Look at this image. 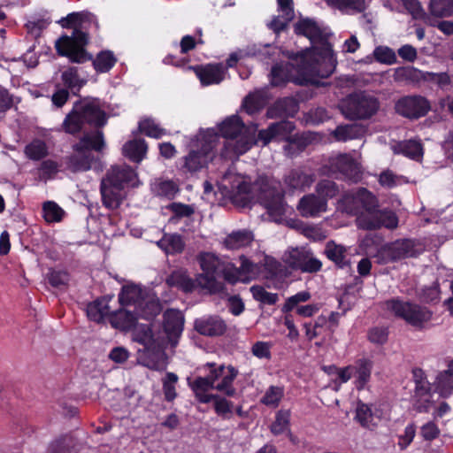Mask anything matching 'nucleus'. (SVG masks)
Instances as JSON below:
<instances>
[{
    "mask_svg": "<svg viewBox=\"0 0 453 453\" xmlns=\"http://www.w3.org/2000/svg\"><path fill=\"white\" fill-rule=\"evenodd\" d=\"M59 23L64 28H72L71 35H63L55 42V49L58 56L68 58L69 62L83 64L92 59V54L87 50L89 43L88 33L85 24L94 25L99 28L96 16L88 12H72L63 18Z\"/></svg>",
    "mask_w": 453,
    "mask_h": 453,
    "instance_id": "obj_1",
    "label": "nucleus"
},
{
    "mask_svg": "<svg viewBox=\"0 0 453 453\" xmlns=\"http://www.w3.org/2000/svg\"><path fill=\"white\" fill-rule=\"evenodd\" d=\"M219 134L226 141L220 150L224 160L234 161L257 144V126H246L242 119L234 114L218 125Z\"/></svg>",
    "mask_w": 453,
    "mask_h": 453,
    "instance_id": "obj_2",
    "label": "nucleus"
},
{
    "mask_svg": "<svg viewBox=\"0 0 453 453\" xmlns=\"http://www.w3.org/2000/svg\"><path fill=\"white\" fill-rule=\"evenodd\" d=\"M105 112L100 107L98 98L84 97L76 101L72 110L66 114L62 127L70 134H76L82 130L85 124L102 127L106 124Z\"/></svg>",
    "mask_w": 453,
    "mask_h": 453,
    "instance_id": "obj_3",
    "label": "nucleus"
},
{
    "mask_svg": "<svg viewBox=\"0 0 453 453\" xmlns=\"http://www.w3.org/2000/svg\"><path fill=\"white\" fill-rule=\"evenodd\" d=\"M136 177L135 171L127 165L111 166L100 184L103 205L110 210L118 209L122 203L120 192Z\"/></svg>",
    "mask_w": 453,
    "mask_h": 453,
    "instance_id": "obj_4",
    "label": "nucleus"
},
{
    "mask_svg": "<svg viewBox=\"0 0 453 453\" xmlns=\"http://www.w3.org/2000/svg\"><path fill=\"white\" fill-rule=\"evenodd\" d=\"M336 57L330 45L321 48L314 57L301 58L298 73L305 83L318 84V78L326 79L335 71Z\"/></svg>",
    "mask_w": 453,
    "mask_h": 453,
    "instance_id": "obj_5",
    "label": "nucleus"
},
{
    "mask_svg": "<svg viewBox=\"0 0 453 453\" xmlns=\"http://www.w3.org/2000/svg\"><path fill=\"white\" fill-rule=\"evenodd\" d=\"M386 309L395 318L403 319L407 325L416 330L428 328L434 312L426 306L411 301L395 297L385 301Z\"/></svg>",
    "mask_w": 453,
    "mask_h": 453,
    "instance_id": "obj_6",
    "label": "nucleus"
},
{
    "mask_svg": "<svg viewBox=\"0 0 453 453\" xmlns=\"http://www.w3.org/2000/svg\"><path fill=\"white\" fill-rule=\"evenodd\" d=\"M238 373V370L229 365H227V374L217 385H213L206 376H198L193 380L188 379V385L194 393L197 402L200 403H209L212 402L214 394H208V391L212 389L228 397L236 395L237 390L234 387V381L237 378Z\"/></svg>",
    "mask_w": 453,
    "mask_h": 453,
    "instance_id": "obj_7",
    "label": "nucleus"
},
{
    "mask_svg": "<svg viewBox=\"0 0 453 453\" xmlns=\"http://www.w3.org/2000/svg\"><path fill=\"white\" fill-rule=\"evenodd\" d=\"M380 109L377 97L365 91L348 95L341 103V111L349 120H365L374 116Z\"/></svg>",
    "mask_w": 453,
    "mask_h": 453,
    "instance_id": "obj_8",
    "label": "nucleus"
},
{
    "mask_svg": "<svg viewBox=\"0 0 453 453\" xmlns=\"http://www.w3.org/2000/svg\"><path fill=\"white\" fill-rule=\"evenodd\" d=\"M424 251L422 244L415 239H399L385 244L379 250L384 264L395 263L408 257H417Z\"/></svg>",
    "mask_w": 453,
    "mask_h": 453,
    "instance_id": "obj_9",
    "label": "nucleus"
},
{
    "mask_svg": "<svg viewBox=\"0 0 453 453\" xmlns=\"http://www.w3.org/2000/svg\"><path fill=\"white\" fill-rule=\"evenodd\" d=\"M199 263L203 273L196 279L198 285L208 289L212 294L221 293L225 287L217 280V275L221 271V261L212 253H203L199 257Z\"/></svg>",
    "mask_w": 453,
    "mask_h": 453,
    "instance_id": "obj_10",
    "label": "nucleus"
},
{
    "mask_svg": "<svg viewBox=\"0 0 453 453\" xmlns=\"http://www.w3.org/2000/svg\"><path fill=\"white\" fill-rule=\"evenodd\" d=\"M213 147L211 142H205L198 150H191L179 160L177 165L179 171L185 175H193L207 167L215 157Z\"/></svg>",
    "mask_w": 453,
    "mask_h": 453,
    "instance_id": "obj_11",
    "label": "nucleus"
},
{
    "mask_svg": "<svg viewBox=\"0 0 453 453\" xmlns=\"http://www.w3.org/2000/svg\"><path fill=\"white\" fill-rule=\"evenodd\" d=\"M257 200L275 220L281 219L287 212L288 204L281 188L264 184L259 188Z\"/></svg>",
    "mask_w": 453,
    "mask_h": 453,
    "instance_id": "obj_12",
    "label": "nucleus"
},
{
    "mask_svg": "<svg viewBox=\"0 0 453 453\" xmlns=\"http://www.w3.org/2000/svg\"><path fill=\"white\" fill-rule=\"evenodd\" d=\"M396 113L409 119H418L426 116L431 109L430 102L422 96H405L397 100L395 105Z\"/></svg>",
    "mask_w": 453,
    "mask_h": 453,
    "instance_id": "obj_13",
    "label": "nucleus"
},
{
    "mask_svg": "<svg viewBox=\"0 0 453 453\" xmlns=\"http://www.w3.org/2000/svg\"><path fill=\"white\" fill-rule=\"evenodd\" d=\"M287 263L291 269L306 273H315L322 268V262L314 257L311 250L305 248L293 249Z\"/></svg>",
    "mask_w": 453,
    "mask_h": 453,
    "instance_id": "obj_14",
    "label": "nucleus"
},
{
    "mask_svg": "<svg viewBox=\"0 0 453 453\" xmlns=\"http://www.w3.org/2000/svg\"><path fill=\"white\" fill-rule=\"evenodd\" d=\"M194 328L201 335L217 337L225 334L227 325L219 315H209L196 319Z\"/></svg>",
    "mask_w": 453,
    "mask_h": 453,
    "instance_id": "obj_15",
    "label": "nucleus"
},
{
    "mask_svg": "<svg viewBox=\"0 0 453 453\" xmlns=\"http://www.w3.org/2000/svg\"><path fill=\"white\" fill-rule=\"evenodd\" d=\"M192 70L203 86L219 84L225 78V69L221 64H207L187 66Z\"/></svg>",
    "mask_w": 453,
    "mask_h": 453,
    "instance_id": "obj_16",
    "label": "nucleus"
},
{
    "mask_svg": "<svg viewBox=\"0 0 453 453\" xmlns=\"http://www.w3.org/2000/svg\"><path fill=\"white\" fill-rule=\"evenodd\" d=\"M184 316L176 309H167L163 314V328L168 339L177 342L184 328Z\"/></svg>",
    "mask_w": 453,
    "mask_h": 453,
    "instance_id": "obj_17",
    "label": "nucleus"
},
{
    "mask_svg": "<svg viewBox=\"0 0 453 453\" xmlns=\"http://www.w3.org/2000/svg\"><path fill=\"white\" fill-rule=\"evenodd\" d=\"M75 152L64 157L63 162L65 169L73 173L90 170L92 164L96 161L94 154L91 151L84 150Z\"/></svg>",
    "mask_w": 453,
    "mask_h": 453,
    "instance_id": "obj_18",
    "label": "nucleus"
},
{
    "mask_svg": "<svg viewBox=\"0 0 453 453\" xmlns=\"http://www.w3.org/2000/svg\"><path fill=\"white\" fill-rule=\"evenodd\" d=\"M299 110V104L292 96L277 99L267 110L270 119L294 117Z\"/></svg>",
    "mask_w": 453,
    "mask_h": 453,
    "instance_id": "obj_19",
    "label": "nucleus"
},
{
    "mask_svg": "<svg viewBox=\"0 0 453 453\" xmlns=\"http://www.w3.org/2000/svg\"><path fill=\"white\" fill-rule=\"evenodd\" d=\"M434 395V392L432 390V385L414 388L411 396L414 410L419 413L429 412L435 404Z\"/></svg>",
    "mask_w": 453,
    "mask_h": 453,
    "instance_id": "obj_20",
    "label": "nucleus"
},
{
    "mask_svg": "<svg viewBox=\"0 0 453 453\" xmlns=\"http://www.w3.org/2000/svg\"><path fill=\"white\" fill-rule=\"evenodd\" d=\"M137 314L120 308L109 315V322L113 328L123 332H127L134 328L137 325Z\"/></svg>",
    "mask_w": 453,
    "mask_h": 453,
    "instance_id": "obj_21",
    "label": "nucleus"
},
{
    "mask_svg": "<svg viewBox=\"0 0 453 453\" xmlns=\"http://www.w3.org/2000/svg\"><path fill=\"white\" fill-rule=\"evenodd\" d=\"M326 201L320 198L319 195H306L303 196L298 203V210L303 217H316L319 212L326 210Z\"/></svg>",
    "mask_w": 453,
    "mask_h": 453,
    "instance_id": "obj_22",
    "label": "nucleus"
},
{
    "mask_svg": "<svg viewBox=\"0 0 453 453\" xmlns=\"http://www.w3.org/2000/svg\"><path fill=\"white\" fill-rule=\"evenodd\" d=\"M352 367L355 387L357 390H362L371 380L373 362L365 357L358 358L355 361Z\"/></svg>",
    "mask_w": 453,
    "mask_h": 453,
    "instance_id": "obj_23",
    "label": "nucleus"
},
{
    "mask_svg": "<svg viewBox=\"0 0 453 453\" xmlns=\"http://www.w3.org/2000/svg\"><path fill=\"white\" fill-rule=\"evenodd\" d=\"M324 254L337 268L344 269L350 265V261L347 257L346 248L337 244L334 241H328L326 243Z\"/></svg>",
    "mask_w": 453,
    "mask_h": 453,
    "instance_id": "obj_24",
    "label": "nucleus"
},
{
    "mask_svg": "<svg viewBox=\"0 0 453 453\" xmlns=\"http://www.w3.org/2000/svg\"><path fill=\"white\" fill-rule=\"evenodd\" d=\"M78 441L71 434H64L50 442L46 453H75Z\"/></svg>",
    "mask_w": 453,
    "mask_h": 453,
    "instance_id": "obj_25",
    "label": "nucleus"
},
{
    "mask_svg": "<svg viewBox=\"0 0 453 453\" xmlns=\"http://www.w3.org/2000/svg\"><path fill=\"white\" fill-rule=\"evenodd\" d=\"M61 81L65 88L69 89L73 96H79L81 89L87 83V79L80 76L77 66H68L63 71Z\"/></svg>",
    "mask_w": 453,
    "mask_h": 453,
    "instance_id": "obj_26",
    "label": "nucleus"
},
{
    "mask_svg": "<svg viewBox=\"0 0 453 453\" xmlns=\"http://www.w3.org/2000/svg\"><path fill=\"white\" fill-rule=\"evenodd\" d=\"M366 132L365 126L357 123L338 125L332 135L337 142H347L361 138Z\"/></svg>",
    "mask_w": 453,
    "mask_h": 453,
    "instance_id": "obj_27",
    "label": "nucleus"
},
{
    "mask_svg": "<svg viewBox=\"0 0 453 453\" xmlns=\"http://www.w3.org/2000/svg\"><path fill=\"white\" fill-rule=\"evenodd\" d=\"M148 144L144 139H134L127 142L122 148V154L134 163H141L146 156Z\"/></svg>",
    "mask_w": 453,
    "mask_h": 453,
    "instance_id": "obj_28",
    "label": "nucleus"
},
{
    "mask_svg": "<svg viewBox=\"0 0 453 453\" xmlns=\"http://www.w3.org/2000/svg\"><path fill=\"white\" fill-rule=\"evenodd\" d=\"M104 134L97 130L94 134H87L81 138L80 142L73 146L74 151H90L94 150L100 152L104 148Z\"/></svg>",
    "mask_w": 453,
    "mask_h": 453,
    "instance_id": "obj_29",
    "label": "nucleus"
},
{
    "mask_svg": "<svg viewBox=\"0 0 453 453\" xmlns=\"http://www.w3.org/2000/svg\"><path fill=\"white\" fill-rule=\"evenodd\" d=\"M253 241L252 232L243 229L234 231L224 239V246L226 250H235L250 245Z\"/></svg>",
    "mask_w": 453,
    "mask_h": 453,
    "instance_id": "obj_30",
    "label": "nucleus"
},
{
    "mask_svg": "<svg viewBox=\"0 0 453 453\" xmlns=\"http://www.w3.org/2000/svg\"><path fill=\"white\" fill-rule=\"evenodd\" d=\"M142 300V290L134 284L123 286L119 294V303L122 307L128 305L141 306Z\"/></svg>",
    "mask_w": 453,
    "mask_h": 453,
    "instance_id": "obj_31",
    "label": "nucleus"
},
{
    "mask_svg": "<svg viewBox=\"0 0 453 453\" xmlns=\"http://www.w3.org/2000/svg\"><path fill=\"white\" fill-rule=\"evenodd\" d=\"M157 245L166 254L181 253L185 248V242L180 234L165 233L162 238L157 242Z\"/></svg>",
    "mask_w": 453,
    "mask_h": 453,
    "instance_id": "obj_32",
    "label": "nucleus"
},
{
    "mask_svg": "<svg viewBox=\"0 0 453 453\" xmlns=\"http://www.w3.org/2000/svg\"><path fill=\"white\" fill-rule=\"evenodd\" d=\"M295 33L303 35L311 41H319L323 38V32L318 24L310 19L299 20L295 25Z\"/></svg>",
    "mask_w": 453,
    "mask_h": 453,
    "instance_id": "obj_33",
    "label": "nucleus"
},
{
    "mask_svg": "<svg viewBox=\"0 0 453 453\" xmlns=\"http://www.w3.org/2000/svg\"><path fill=\"white\" fill-rule=\"evenodd\" d=\"M313 181L314 178L311 174L305 173L298 169L291 170L285 178V183L289 188L302 191L309 188Z\"/></svg>",
    "mask_w": 453,
    "mask_h": 453,
    "instance_id": "obj_34",
    "label": "nucleus"
},
{
    "mask_svg": "<svg viewBox=\"0 0 453 453\" xmlns=\"http://www.w3.org/2000/svg\"><path fill=\"white\" fill-rule=\"evenodd\" d=\"M94 69L97 73H104L110 72L117 63V58L113 52L105 50L99 51L96 58L90 60Z\"/></svg>",
    "mask_w": 453,
    "mask_h": 453,
    "instance_id": "obj_35",
    "label": "nucleus"
},
{
    "mask_svg": "<svg viewBox=\"0 0 453 453\" xmlns=\"http://www.w3.org/2000/svg\"><path fill=\"white\" fill-rule=\"evenodd\" d=\"M337 170L347 179L357 181L359 179V170L354 159L347 155H341L335 162Z\"/></svg>",
    "mask_w": 453,
    "mask_h": 453,
    "instance_id": "obj_36",
    "label": "nucleus"
},
{
    "mask_svg": "<svg viewBox=\"0 0 453 453\" xmlns=\"http://www.w3.org/2000/svg\"><path fill=\"white\" fill-rule=\"evenodd\" d=\"M293 65L290 63L275 64L271 70V84L273 87L285 85L291 81V70Z\"/></svg>",
    "mask_w": 453,
    "mask_h": 453,
    "instance_id": "obj_37",
    "label": "nucleus"
},
{
    "mask_svg": "<svg viewBox=\"0 0 453 453\" xmlns=\"http://www.w3.org/2000/svg\"><path fill=\"white\" fill-rule=\"evenodd\" d=\"M266 104V99L261 92L249 93L242 103V107L249 115L261 111Z\"/></svg>",
    "mask_w": 453,
    "mask_h": 453,
    "instance_id": "obj_38",
    "label": "nucleus"
},
{
    "mask_svg": "<svg viewBox=\"0 0 453 453\" xmlns=\"http://www.w3.org/2000/svg\"><path fill=\"white\" fill-rule=\"evenodd\" d=\"M355 419L364 428L372 430L377 426V423L374 421L372 407L362 402L357 403Z\"/></svg>",
    "mask_w": 453,
    "mask_h": 453,
    "instance_id": "obj_39",
    "label": "nucleus"
},
{
    "mask_svg": "<svg viewBox=\"0 0 453 453\" xmlns=\"http://www.w3.org/2000/svg\"><path fill=\"white\" fill-rule=\"evenodd\" d=\"M109 306L103 298H97L87 305L86 312L89 320L96 323L104 321L108 314Z\"/></svg>",
    "mask_w": 453,
    "mask_h": 453,
    "instance_id": "obj_40",
    "label": "nucleus"
},
{
    "mask_svg": "<svg viewBox=\"0 0 453 453\" xmlns=\"http://www.w3.org/2000/svg\"><path fill=\"white\" fill-rule=\"evenodd\" d=\"M290 416L289 410L278 411L270 426L271 433L274 435H280L286 432L290 434Z\"/></svg>",
    "mask_w": 453,
    "mask_h": 453,
    "instance_id": "obj_41",
    "label": "nucleus"
},
{
    "mask_svg": "<svg viewBox=\"0 0 453 453\" xmlns=\"http://www.w3.org/2000/svg\"><path fill=\"white\" fill-rule=\"evenodd\" d=\"M429 13L435 18H449L453 15V0H430Z\"/></svg>",
    "mask_w": 453,
    "mask_h": 453,
    "instance_id": "obj_42",
    "label": "nucleus"
},
{
    "mask_svg": "<svg viewBox=\"0 0 453 453\" xmlns=\"http://www.w3.org/2000/svg\"><path fill=\"white\" fill-rule=\"evenodd\" d=\"M152 190L157 196L173 199L180 188L172 180H159L154 183Z\"/></svg>",
    "mask_w": 453,
    "mask_h": 453,
    "instance_id": "obj_43",
    "label": "nucleus"
},
{
    "mask_svg": "<svg viewBox=\"0 0 453 453\" xmlns=\"http://www.w3.org/2000/svg\"><path fill=\"white\" fill-rule=\"evenodd\" d=\"M326 325L327 319L323 314L318 316L314 321L304 322L303 327L307 340L311 342L319 337L322 333V329H326Z\"/></svg>",
    "mask_w": 453,
    "mask_h": 453,
    "instance_id": "obj_44",
    "label": "nucleus"
},
{
    "mask_svg": "<svg viewBox=\"0 0 453 453\" xmlns=\"http://www.w3.org/2000/svg\"><path fill=\"white\" fill-rule=\"evenodd\" d=\"M24 153L27 158L39 161L48 155V148L43 141L35 139L26 145Z\"/></svg>",
    "mask_w": 453,
    "mask_h": 453,
    "instance_id": "obj_45",
    "label": "nucleus"
},
{
    "mask_svg": "<svg viewBox=\"0 0 453 453\" xmlns=\"http://www.w3.org/2000/svg\"><path fill=\"white\" fill-rule=\"evenodd\" d=\"M138 307L137 317L139 316L146 320L154 319L162 311V304L158 299L142 300V305Z\"/></svg>",
    "mask_w": 453,
    "mask_h": 453,
    "instance_id": "obj_46",
    "label": "nucleus"
},
{
    "mask_svg": "<svg viewBox=\"0 0 453 453\" xmlns=\"http://www.w3.org/2000/svg\"><path fill=\"white\" fill-rule=\"evenodd\" d=\"M283 397L284 387L272 385L266 389L265 395L260 399V403L271 408H277Z\"/></svg>",
    "mask_w": 453,
    "mask_h": 453,
    "instance_id": "obj_47",
    "label": "nucleus"
},
{
    "mask_svg": "<svg viewBox=\"0 0 453 453\" xmlns=\"http://www.w3.org/2000/svg\"><path fill=\"white\" fill-rule=\"evenodd\" d=\"M357 226L363 230H377L380 229L379 211H365L357 215L356 219Z\"/></svg>",
    "mask_w": 453,
    "mask_h": 453,
    "instance_id": "obj_48",
    "label": "nucleus"
},
{
    "mask_svg": "<svg viewBox=\"0 0 453 453\" xmlns=\"http://www.w3.org/2000/svg\"><path fill=\"white\" fill-rule=\"evenodd\" d=\"M435 389L440 396L447 398L453 393V376L449 372H439L435 380Z\"/></svg>",
    "mask_w": 453,
    "mask_h": 453,
    "instance_id": "obj_49",
    "label": "nucleus"
},
{
    "mask_svg": "<svg viewBox=\"0 0 453 453\" xmlns=\"http://www.w3.org/2000/svg\"><path fill=\"white\" fill-rule=\"evenodd\" d=\"M316 192L320 198L327 202L339 195L340 188L334 180L323 179L317 183Z\"/></svg>",
    "mask_w": 453,
    "mask_h": 453,
    "instance_id": "obj_50",
    "label": "nucleus"
},
{
    "mask_svg": "<svg viewBox=\"0 0 453 453\" xmlns=\"http://www.w3.org/2000/svg\"><path fill=\"white\" fill-rule=\"evenodd\" d=\"M179 377L176 373L167 372L162 379V388L166 402H173L177 397L176 384Z\"/></svg>",
    "mask_w": 453,
    "mask_h": 453,
    "instance_id": "obj_51",
    "label": "nucleus"
},
{
    "mask_svg": "<svg viewBox=\"0 0 453 453\" xmlns=\"http://www.w3.org/2000/svg\"><path fill=\"white\" fill-rule=\"evenodd\" d=\"M340 203L344 210L351 214L358 215L361 206L357 197V189L347 191L342 194Z\"/></svg>",
    "mask_w": 453,
    "mask_h": 453,
    "instance_id": "obj_52",
    "label": "nucleus"
},
{
    "mask_svg": "<svg viewBox=\"0 0 453 453\" xmlns=\"http://www.w3.org/2000/svg\"><path fill=\"white\" fill-rule=\"evenodd\" d=\"M43 219L46 222H59L62 220L65 211L55 202L47 201L42 205Z\"/></svg>",
    "mask_w": 453,
    "mask_h": 453,
    "instance_id": "obj_53",
    "label": "nucleus"
},
{
    "mask_svg": "<svg viewBox=\"0 0 453 453\" xmlns=\"http://www.w3.org/2000/svg\"><path fill=\"white\" fill-rule=\"evenodd\" d=\"M139 131L148 137L159 139L166 134L165 129L160 127L151 119H144L139 122Z\"/></svg>",
    "mask_w": 453,
    "mask_h": 453,
    "instance_id": "obj_54",
    "label": "nucleus"
},
{
    "mask_svg": "<svg viewBox=\"0 0 453 453\" xmlns=\"http://www.w3.org/2000/svg\"><path fill=\"white\" fill-rule=\"evenodd\" d=\"M357 197L361 210L370 212L378 208L377 197L365 188H357Z\"/></svg>",
    "mask_w": 453,
    "mask_h": 453,
    "instance_id": "obj_55",
    "label": "nucleus"
},
{
    "mask_svg": "<svg viewBox=\"0 0 453 453\" xmlns=\"http://www.w3.org/2000/svg\"><path fill=\"white\" fill-rule=\"evenodd\" d=\"M48 282L57 288H66L70 281V273L65 270L51 269L47 274Z\"/></svg>",
    "mask_w": 453,
    "mask_h": 453,
    "instance_id": "obj_56",
    "label": "nucleus"
},
{
    "mask_svg": "<svg viewBox=\"0 0 453 453\" xmlns=\"http://www.w3.org/2000/svg\"><path fill=\"white\" fill-rule=\"evenodd\" d=\"M212 401L216 414L224 419L229 418V415L233 412V403L217 394L213 395Z\"/></svg>",
    "mask_w": 453,
    "mask_h": 453,
    "instance_id": "obj_57",
    "label": "nucleus"
},
{
    "mask_svg": "<svg viewBox=\"0 0 453 453\" xmlns=\"http://www.w3.org/2000/svg\"><path fill=\"white\" fill-rule=\"evenodd\" d=\"M250 292L253 298L264 304L273 305L278 300L279 296L276 293L267 292L262 286L254 285L250 288Z\"/></svg>",
    "mask_w": 453,
    "mask_h": 453,
    "instance_id": "obj_58",
    "label": "nucleus"
},
{
    "mask_svg": "<svg viewBox=\"0 0 453 453\" xmlns=\"http://www.w3.org/2000/svg\"><path fill=\"white\" fill-rule=\"evenodd\" d=\"M401 153L414 160H418L423 157V147L419 142L409 140L400 145Z\"/></svg>",
    "mask_w": 453,
    "mask_h": 453,
    "instance_id": "obj_59",
    "label": "nucleus"
},
{
    "mask_svg": "<svg viewBox=\"0 0 453 453\" xmlns=\"http://www.w3.org/2000/svg\"><path fill=\"white\" fill-rule=\"evenodd\" d=\"M274 130L275 141H285L289 137V134L296 129V125L290 120H280L272 123Z\"/></svg>",
    "mask_w": 453,
    "mask_h": 453,
    "instance_id": "obj_60",
    "label": "nucleus"
},
{
    "mask_svg": "<svg viewBox=\"0 0 453 453\" xmlns=\"http://www.w3.org/2000/svg\"><path fill=\"white\" fill-rule=\"evenodd\" d=\"M311 297V295L308 291L298 292L286 299L285 303L281 308V311L283 313H288L292 311L296 307L299 306L300 303H305L309 301Z\"/></svg>",
    "mask_w": 453,
    "mask_h": 453,
    "instance_id": "obj_61",
    "label": "nucleus"
},
{
    "mask_svg": "<svg viewBox=\"0 0 453 453\" xmlns=\"http://www.w3.org/2000/svg\"><path fill=\"white\" fill-rule=\"evenodd\" d=\"M208 370L206 377L213 385H217L219 379H223L227 374V366L225 365H218L214 362H208L203 365Z\"/></svg>",
    "mask_w": 453,
    "mask_h": 453,
    "instance_id": "obj_62",
    "label": "nucleus"
},
{
    "mask_svg": "<svg viewBox=\"0 0 453 453\" xmlns=\"http://www.w3.org/2000/svg\"><path fill=\"white\" fill-rule=\"evenodd\" d=\"M330 119L328 111L324 107H317L311 109L305 115L307 124L318 126Z\"/></svg>",
    "mask_w": 453,
    "mask_h": 453,
    "instance_id": "obj_63",
    "label": "nucleus"
},
{
    "mask_svg": "<svg viewBox=\"0 0 453 453\" xmlns=\"http://www.w3.org/2000/svg\"><path fill=\"white\" fill-rule=\"evenodd\" d=\"M441 289L436 281L432 286L422 288L419 298L426 303H437L440 300Z\"/></svg>",
    "mask_w": 453,
    "mask_h": 453,
    "instance_id": "obj_64",
    "label": "nucleus"
}]
</instances>
